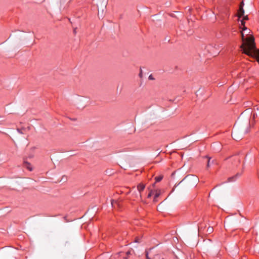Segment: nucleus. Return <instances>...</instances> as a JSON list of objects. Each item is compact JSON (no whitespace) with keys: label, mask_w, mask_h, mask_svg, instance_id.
I'll use <instances>...</instances> for the list:
<instances>
[{"label":"nucleus","mask_w":259,"mask_h":259,"mask_svg":"<svg viewBox=\"0 0 259 259\" xmlns=\"http://www.w3.org/2000/svg\"><path fill=\"white\" fill-rule=\"evenodd\" d=\"M24 166L27 168L30 171H31L33 170V167L31 166V164L27 161H25L24 162Z\"/></svg>","instance_id":"8"},{"label":"nucleus","mask_w":259,"mask_h":259,"mask_svg":"<svg viewBox=\"0 0 259 259\" xmlns=\"http://www.w3.org/2000/svg\"><path fill=\"white\" fill-rule=\"evenodd\" d=\"M152 249V248H150L149 249V250H146L145 251V253H146V259H151L149 256V251H151V250Z\"/></svg>","instance_id":"14"},{"label":"nucleus","mask_w":259,"mask_h":259,"mask_svg":"<svg viewBox=\"0 0 259 259\" xmlns=\"http://www.w3.org/2000/svg\"><path fill=\"white\" fill-rule=\"evenodd\" d=\"M254 112L252 115V120H255V118L259 117V107L257 106H255L254 108Z\"/></svg>","instance_id":"5"},{"label":"nucleus","mask_w":259,"mask_h":259,"mask_svg":"<svg viewBox=\"0 0 259 259\" xmlns=\"http://www.w3.org/2000/svg\"><path fill=\"white\" fill-rule=\"evenodd\" d=\"M217 186H216L215 187H214L213 188V189H215V188H216Z\"/></svg>","instance_id":"27"},{"label":"nucleus","mask_w":259,"mask_h":259,"mask_svg":"<svg viewBox=\"0 0 259 259\" xmlns=\"http://www.w3.org/2000/svg\"><path fill=\"white\" fill-rule=\"evenodd\" d=\"M107 4V0H97V6L98 8V12L101 11L103 13L106 8ZM98 14H99V12H98Z\"/></svg>","instance_id":"4"},{"label":"nucleus","mask_w":259,"mask_h":259,"mask_svg":"<svg viewBox=\"0 0 259 259\" xmlns=\"http://www.w3.org/2000/svg\"><path fill=\"white\" fill-rule=\"evenodd\" d=\"M140 242V240L138 238L135 239V242L139 243Z\"/></svg>","instance_id":"21"},{"label":"nucleus","mask_w":259,"mask_h":259,"mask_svg":"<svg viewBox=\"0 0 259 259\" xmlns=\"http://www.w3.org/2000/svg\"><path fill=\"white\" fill-rule=\"evenodd\" d=\"M183 182H186L188 185L191 186H195L197 185L198 183L199 182L198 178L193 175H189L186 176L181 182L180 183H182Z\"/></svg>","instance_id":"3"},{"label":"nucleus","mask_w":259,"mask_h":259,"mask_svg":"<svg viewBox=\"0 0 259 259\" xmlns=\"http://www.w3.org/2000/svg\"><path fill=\"white\" fill-rule=\"evenodd\" d=\"M242 38L243 41L241 46L243 53L252 57L255 58L259 64V49H256L254 42V38L252 36H248L245 39L242 32Z\"/></svg>","instance_id":"2"},{"label":"nucleus","mask_w":259,"mask_h":259,"mask_svg":"<svg viewBox=\"0 0 259 259\" xmlns=\"http://www.w3.org/2000/svg\"><path fill=\"white\" fill-rule=\"evenodd\" d=\"M244 14V10L243 8V6H240L239 9L238 13V17L240 18Z\"/></svg>","instance_id":"7"},{"label":"nucleus","mask_w":259,"mask_h":259,"mask_svg":"<svg viewBox=\"0 0 259 259\" xmlns=\"http://www.w3.org/2000/svg\"><path fill=\"white\" fill-rule=\"evenodd\" d=\"M160 191L157 190L156 191V193L154 195V199H153V201L154 202L157 201V198L160 196Z\"/></svg>","instance_id":"10"},{"label":"nucleus","mask_w":259,"mask_h":259,"mask_svg":"<svg viewBox=\"0 0 259 259\" xmlns=\"http://www.w3.org/2000/svg\"><path fill=\"white\" fill-rule=\"evenodd\" d=\"M241 175V173H237L236 175L233 177H230L228 179L229 182H233L235 181L237 178L239 177Z\"/></svg>","instance_id":"9"},{"label":"nucleus","mask_w":259,"mask_h":259,"mask_svg":"<svg viewBox=\"0 0 259 259\" xmlns=\"http://www.w3.org/2000/svg\"><path fill=\"white\" fill-rule=\"evenodd\" d=\"M98 259H101V257H99Z\"/></svg>","instance_id":"28"},{"label":"nucleus","mask_w":259,"mask_h":259,"mask_svg":"<svg viewBox=\"0 0 259 259\" xmlns=\"http://www.w3.org/2000/svg\"><path fill=\"white\" fill-rule=\"evenodd\" d=\"M17 131L20 133V134H23V133L21 131V130L20 129H17Z\"/></svg>","instance_id":"24"},{"label":"nucleus","mask_w":259,"mask_h":259,"mask_svg":"<svg viewBox=\"0 0 259 259\" xmlns=\"http://www.w3.org/2000/svg\"><path fill=\"white\" fill-rule=\"evenodd\" d=\"M139 76L142 78V70L141 69L140 72L139 73Z\"/></svg>","instance_id":"20"},{"label":"nucleus","mask_w":259,"mask_h":259,"mask_svg":"<svg viewBox=\"0 0 259 259\" xmlns=\"http://www.w3.org/2000/svg\"><path fill=\"white\" fill-rule=\"evenodd\" d=\"M163 178V177L162 175H159L158 176L156 177L155 178V183L160 182L162 180Z\"/></svg>","instance_id":"12"},{"label":"nucleus","mask_w":259,"mask_h":259,"mask_svg":"<svg viewBox=\"0 0 259 259\" xmlns=\"http://www.w3.org/2000/svg\"><path fill=\"white\" fill-rule=\"evenodd\" d=\"M152 191H150L149 194L147 195V198H150L152 195Z\"/></svg>","instance_id":"18"},{"label":"nucleus","mask_w":259,"mask_h":259,"mask_svg":"<svg viewBox=\"0 0 259 259\" xmlns=\"http://www.w3.org/2000/svg\"><path fill=\"white\" fill-rule=\"evenodd\" d=\"M249 117H244L242 113L234 124L232 133V138L236 141L241 140L245 134L249 132Z\"/></svg>","instance_id":"1"},{"label":"nucleus","mask_w":259,"mask_h":259,"mask_svg":"<svg viewBox=\"0 0 259 259\" xmlns=\"http://www.w3.org/2000/svg\"><path fill=\"white\" fill-rule=\"evenodd\" d=\"M244 4L243 1H242V2L241 3V4H240V6H244Z\"/></svg>","instance_id":"26"},{"label":"nucleus","mask_w":259,"mask_h":259,"mask_svg":"<svg viewBox=\"0 0 259 259\" xmlns=\"http://www.w3.org/2000/svg\"><path fill=\"white\" fill-rule=\"evenodd\" d=\"M206 158H208L207 163V167H209L210 166V165L214 163V161L213 160H211V158L206 156Z\"/></svg>","instance_id":"11"},{"label":"nucleus","mask_w":259,"mask_h":259,"mask_svg":"<svg viewBox=\"0 0 259 259\" xmlns=\"http://www.w3.org/2000/svg\"><path fill=\"white\" fill-rule=\"evenodd\" d=\"M241 25L243 26L242 28V30L244 31V30H247V27H246L245 26V22L244 21V19H242V20H241Z\"/></svg>","instance_id":"13"},{"label":"nucleus","mask_w":259,"mask_h":259,"mask_svg":"<svg viewBox=\"0 0 259 259\" xmlns=\"http://www.w3.org/2000/svg\"><path fill=\"white\" fill-rule=\"evenodd\" d=\"M145 188V185L142 184H140L138 185L137 189L139 192L140 197H141V192L144 190Z\"/></svg>","instance_id":"6"},{"label":"nucleus","mask_w":259,"mask_h":259,"mask_svg":"<svg viewBox=\"0 0 259 259\" xmlns=\"http://www.w3.org/2000/svg\"><path fill=\"white\" fill-rule=\"evenodd\" d=\"M126 254L127 255H128V254H131V251H127Z\"/></svg>","instance_id":"23"},{"label":"nucleus","mask_w":259,"mask_h":259,"mask_svg":"<svg viewBox=\"0 0 259 259\" xmlns=\"http://www.w3.org/2000/svg\"><path fill=\"white\" fill-rule=\"evenodd\" d=\"M148 79L149 80H154V78L153 77L152 75V74H150L149 77H148Z\"/></svg>","instance_id":"19"},{"label":"nucleus","mask_w":259,"mask_h":259,"mask_svg":"<svg viewBox=\"0 0 259 259\" xmlns=\"http://www.w3.org/2000/svg\"><path fill=\"white\" fill-rule=\"evenodd\" d=\"M243 19H244V21L245 20H248V16H245L243 17Z\"/></svg>","instance_id":"22"},{"label":"nucleus","mask_w":259,"mask_h":259,"mask_svg":"<svg viewBox=\"0 0 259 259\" xmlns=\"http://www.w3.org/2000/svg\"><path fill=\"white\" fill-rule=\"evenodd\" d=\"M73 32H74V34L76 33V28L74 29Z\"/></svg>","instance_id":"25"},{"label":"nucleus","mask_w":259,"mask_h":259,"mask_svg":"<svg viewBox=\"0 0 259 259\" xmlns=\"http://www.w3.org/2000/svg\"><path fill=\"white\" fill-rule=\"evenodd\" d=\"M115 204L118 205V202L116 201L111 200V205L112 207H115Z\"/></svg>","instance_id":"15"},{"label":"nucleus","mask_w":259,"mask_h":259,"mask_svg":"<svg viewBox=\"0 0 259 259\" xmlns=\"http://www.w3.org/2000/svg\"><path fill=\"white\" fill-rule=\"evenodd\" d=\"M125 259H127V257H125Z\"/></svg>","instance_id":"29"},{"label":"nucleus","mask_w":259,"mask_h":259,"mask_svg":"<svg viewBox=\"0 0 259 259\" xmlns=\"http://www.w3.org/2000/svg\"><path fill=\"white\" fill-rule=\"evenodd\" d=\"M154 259H164L163 257H161L160 255H156L154 257Z\"/></svg>","instance_id":"17"},{"label":"nucleus","mask_w":259,"mask_h":259,"mask_svg":"<svg viewBox=\"0 0 259 259\" xmlns=\"http://www.w3.org/2000/svg\"><path fill=\"white\" fill-rule=\"evenodd\" d=\"M213 229V228L211 227H209L208 228H207V232L209 233H210L211 232H212Z\"/></svg>","instance_id":"16"}]
</instances>
